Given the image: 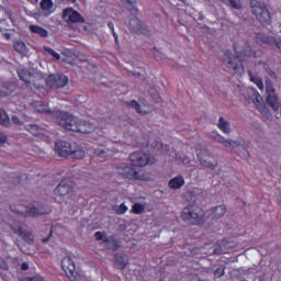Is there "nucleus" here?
<instances>
[{
  "mask_svg": "<svg viewBox=\"0 0 281 281\" xmlns=\"http://www.w3.org/2000/svg\"><path fill=\"white\" fill-rule=\"evenodd\" d=\"M238 42L233 44L234 54L232 50H225L223 57V65L228 69V71H233L237 76H243L245 74V65H243L244 60L247 58H262V49H256L255 47L249 46V42L245 43V47L243 50L238 49Z\"/></svg>",
  "mask_w": 281,
  "mask_h": 281,
  "instance_id": "f257e3e1",
  "label": "nucleus"
},
{
  "mask_svg": "<svg viewBox=\"0 0 281 281\" xmlns=\"http://www.w3.org/2000/svg\"><path fill=\"white\" fill-rule=\"evenodd\" d=\"M52 114L61 128L71 131L72 133H82L83 135H88L89 133H93L97 128L95 124L80 120L67 111L54 110Z\"/></svg>",
  "mask_w": 281,
  "mask_h": 281,
  "instance_id": "f03ea898",
  "label": "nucleus"
},
{
  "mask_svg": "<svg viewBox=\"0 0 281 281\" xmlns=\"http://www.w3.org/2000/svg\"><path fill=\"white\" fill-rule=\"evenodd\" d=\"M10 207L11 212L19 214L24 218H37V216H45V214H52V207L38 202H35L32 206H24V211L22 210L23 206L21 205H18V209L15 205H11Z\"/></svg>",
  "mask_w": 281,
  "mask_h": 281,
  "instance_id": "7ed1b4c3",
  "label": "nucleus"
},
{
  "mask_svg": "<svg viewBox=\"0 0 281 281\" xmlns=\"http://www.w3.org/2000/svg\"><path fill=\"white\" fill-rule=\"evenodd\" d=\"M55 153L59 157H70L71 159H85V149L71 145L69 142L59 140L55 143Z\"/></svg>",
  "mask_w": 281,
  "mask_h": 281,
  "instance_id": "20e7f679",
  "label": "nucleus"
},
{
  "mask_svg": "<svg viewBox=\"0 0 281 281\" xmlns=\"http://www.w3.org/2000/svg\"><path fill=\"white\" fill-rule=\"evenodd\" d=\"M181 218L190 225H203L207 221L205 213L196 205L186 206L181 212Z\"/></svg>",
  "mask_w": 281,
  "mask_h": 281,
  "instance_id": "39448f33",
  "label": "nucleus"
},
{
  "mask_svg": "<svg viewBox=\"0 0 281 281\" xmlns=\"http://www.w3.org/2000/svg\"><path fill=\"white\" fill-rule=\"evenodd\" d=\"M252 13L256 15V19L263 26L271 25V13H269V9L262 2H257L256 0H251L250 2Z\"/></svg>",
  "mask_w": 281,
  "mask_h": 281,
  "instance_id": "423d86ee",
  "label": "nucleus"
},
{
  "mask_svg": "<svg viewBox=\"0 0 281 281\" xmlns=\"http://www.w3.org/2000/svg\"><path fill=\"white\" fill-rule=\"evenodd\" d=\"M116 172L123 179H130V181H142V175L135 167V165L122 162L116 167Z\"/></svg>",
  "mask_w": 281,
  "mask_h": 281,
  "instance_id": "0eeeda50",
  "label": "nucleus"
},
{
  "mask_svg": "<svg viewBox=\"0 0 281 281\" xmlns=\"http://www.w3.org/2000/svg\"><path fill=\"white\" fill-rule=\"evenodd\" d=\"M44 81L46 83V87H48V89H65V87L69 85V77L60 72L52 74V75H48Z\"/></svg>",
  "mask_w": 281,
  "mask_h": 281,
  "instance_id": "6e6552de",
  "label": "nucleus"
},
{
  "mask_svg": "<svg viewBox=\"0 0 281 281\" xmlns=\"http://www.w3.org/2000/svg\"><path fill=\"white\" fill-rule=\"evenodd\" d=\"M61 269L65 271L67 278H69L70 281L80 280V274H78L76 271V263H74L71 256L65 257L61 260Z\"/></svg>",
  "mask_w": 281,
  "mask_h": 281,
  "instance_id": "1a4fd4ad",
  "label": "nucleus"
},
{
  "mask_svg": "<svg viewBox=\"0 0 281 281\" xmlns=\"http://www.w3.org/2000/svg\"><path fill=\"white\" fill-rule=\"evenodd\" d=\"M266 93L267 104L271 106L273 111H279L280 102L278 101V94H276V88H273V82H271V80H266Z\"/></svg>",
  "mask_w": 281,
  "mask_h": 281,
  "instance_id": "9d476101",
  "label": "nucleus"
},
{
  "mask_svg": "<svg viewBox=\"0 0 281 281\" xmlns=\"http://www.w3.org/2000/svg\"><path fill=\"white\" fill-rule=\"evenodd\" d=\"M128 30L132 34H144V36H148V27L144 22L134 16L128 21Z\"/></svg>",
  "mask_w": 281,
  "mask_h": 281,
  "instance_id": "9b49d317",
  "label": "nucleus"
},
{
  "mask_svg": "<svg viewBox=\"0 0 281 281\" xmlns=\"http://www.w3.org/2000/svg\"><path fill=\"white\" fill-rule=\"evenodd\" d=\"M130 160L132 165L137 168H144L150 164V157L146 155L144 151H135L130 155Z\"/></svg>",
  "mask_w": 281,
  "mask_h": 281,
  "instance_id": "f8f14e48",
  "label": "nucleus"
},
{
  "mask_svg": "<svg viewBox=\"0 0 281 281\" xmlns=\"http://www.w3.org/2000/svg\"><path fill=\"white\" fill-rule=\"evenodd\" d=\"M63 19H68V23H87V20L80 12L74 10V8H66L63 10Z\"/></svg>",
  "mask_w": 281,
  "mask_h": 281,
  "instance_id": "ddd939ff",
  "label": "nucleus"
},
{
  "mask_svg": "<svg viewBox=\"0 0 281 281\" xmlns=\"http://www.w3.org/2000/svg\"><path fill=\"white\" fill-rule=\"evenodd\" d=\"M75 184L69 179L61 180L58 186L55 188L56 196H67L74 192Z\"/></svg>",
  "mask_w": 281,
  "mask_h": 281,
  "instance_id": "4468645a",
  "label": "nucleus"
},
{
  "mask_svg": "<svg viewBox=\"0 0 281 281\" xmlns=\"http://www.w3.org/2000/svg\"><path fill=\"white\" fill-rule=\"evenodd\" d=\"M11 229L15 236H19L27 245H34V235L30 231H24L22 226L11 225Z\"/></svg>",
  "mask_w": 281,
  "mask_h": 281,
  "instance_id": "2eb2a0df",
  "label": "nucleus"
},
{
  "mask_svg": "<svg viewBox=\"0 0 281 281\" xmlns=\"http://www.w3.org/2000/svg\"><path fill=\"white\" fill-rule=\"evenodd\" d=\"M18 76L20 78V80H22L23 82H25L26 85H32L33 87H35V89H44L43 86H41V83H36V81L33 80L34 75H32V72H30L27 70V68H22L18 70Z\"/></svg>",
  "mask_w": 281,
  "mask_h": 281,
  "instance_id": "dca6fc26",
  "label": "nucleus"
},
{
  "mask_svg": "<svg viewBox=\"0 0 281 281\" xmlns=\"http://www.w3.org/2000/svg\"><path fill=\"white\" fill-rule=\"evenodd\" d=\"M130 265V259L127 255L124 254H116L114 257V267L120 271H124L126 267Z\"/></svg>",
  "mask_w": 281,
  "mask_h": 281,
  "instance_id": "f3484780",
  "label": "nucleus"
},
{
  "mask_svg": "<svg viewBox=\"0 0 281 281\" xmlns=\"http://www.w3.org/2000/svg\"><path fill=\"white\" fill-rule=\"evenodd\" d=\"M252 92L255 95L254 102L256 103L258 111H260L262 115L271 117V112L269 111V109H267V106H265V104H262V97H260V93H258L257 90H252Z\"/></svg>",
  "mask_w": 281,
  "mask_h": 281,
  "instance_id": "a211bd4d",
  "label": "nucleus"
},
{
  "mask_svg": "<svg viewBox=\"0 0 281 281\" xmlns=\"http://www.w3.org/2000/svg\"><path fill=\"white\" fill-rule=\"evenodd\" d=\"M256 38L257 43H265L266 45H273L274 43L279 52H281V40L276 42V38H273L272 36H268L260 33L257 34Z\"/></svg>",
  "mask_w": 281,
  "mask_h": 281,
  "instance_id": "6ab92c4d",
  "label": "nucleus"
},
{
  "mask_svg": "<svg viewBox=\"0 0 281 281\" xmlns=\"http://www.w3.org/2000/svg\"><path fill=\"white\" fill-rule=\"evenodd\" d=\"M184 186H186V178H183V176L181 175L173 177L168 182V188H170V190H181V188Z\"/></svg>",
  "mask_w": 281,
  "mask_h": 281,
  "instance_id": "aec40b11",
  "label": "nucleus"
},
{
  "mask_svg": "<svg viewBox=\"0 0 281 281\" xmlns=\"http://www.w3.org/2000/svg\"><path fill=\"white\" fill-rule=\"evenodd\" d=\"M211 218L212 221H218V218H223L227 213V206L225 204L217 205L211 210Z\"/></svg>",
  "mask_w": 281,
  "mask_h": 281,
  "instance_id": "412c9836",
  "label": "nucleus"
},
{
  "mask_svg": "<svg viewBox=\"0 0 281 281\" xmlns=\"http://www.w3.org/2000/svg\"><path fill=\"white\" fill-rule=\"evenodd\" d=\"M29 30L32 34H36L41 38H47L49 36V31L47 29L38 25V24H31Z\"/></svg>",
  "mask_w": 281,
  "mask_h": 281,
  "instance_id": "4be33fe9",
  "label": "nucleus"
},
{
  "mask_svg": "<svg viewBox=\"0 0 281 281\" xmlns=\"http://www.w3.org/2000/svg\"><path fill=\"white\" fill-rule=\"evenodd\" d=\"M25 131H27L34 137H41V135L44 133L43 127L38 126L37 124L25 125Z\"/></svg>",
  "mask_w": 281,
  "mask_h": 281,
  "instance_id": "5701e85b",
  "label": "nucleus"
},
{
  "mask_svg": "<svg viewBox=\"0 0 281 281\" xmlns=\"http://www.w3.org/2000/svg\"><path fill=\"white\" fill-rule=\"evenodd\" d=\"M14 50L18 52V54H21V56H27L29 49L27 46L25 45V42L23 41H16L13 44Z\"/></svg>",
  "mask_w": 281,
  "mask_h": 281,
  "instance_id": "b1692460",
  "label": "nucleus"
},
{
  "mask_svg": "<svg viewBox=\"0 0 281 281\" xmlns=\"http://www.w3.org/2000/svg\"><path fill=\"white\" fill-rule=\"evenodd\" d=\"M248 75H249L250 81L257 85L259 91H265V82L262 81V78L252 74L251 70L248 71Z\"/></svg>",
  "mask_w": 281,
  "mask_h": 281,
  "instance_id": "393cba45",
  "label": "nucleus"
},
{
  "mask_svg": "<svg viewBox=\"0 0 281 281\" xmlns=\"http://www.w3.org/2000/svg\"><path fill=\"white\" fill-rule=\"evenodd\" d=\"M218 128L225 135H229L232 133V127L229 126V122L225 121L223 116L218 120Z\"/></svg>",
  "mask_w": 281,
  "mask_h": 281,
  "instance_id": "a878e982",
  "label": "nucleus"
},
{
  "mask_svg": "<svg viewBox=\"0 0 281 281\" xmlns=\"http://www.w3.org/2000/svg\"><path fill=\"white\" fill-rule=\"evenodd\" d=\"M2 89L3 90H0V98H8V95H12L14 91V83H4Z\"/></svg>",
  "mask_w": 281,
  "mask_h": 281,
  "instance_id": "bb28decb",
  "label": "nucleus"
},
{
  "mask_svg": "<svg viewBox=\"0 0 281 281\" xmlns=\"http://www.w3.org/2000/svg\"><path fill=\"white\" fill-rule=\"evenodd\" d=\"M94 238L98 243H105V245H108V243H111V240H113V237H108L106 236V232H97L94 233Z\"/></svg>",
  "mask_w": 281,
  "mask_h": 281,
  "instance_id": "cd10ccee",
  "label": "nucleus"
},
{
  "mask_svg": "<svg viewBox=\"0 0 281 281\" xmlns=\"http://www.w3.org/2000/svg\"><path fill=\"white\" fill-rule=\"evenodd\" d=\"M41 10L43 12H48V14H52V10L54 8V1L53 0H42L40 3Z\"/></svg>",
  "mask_w": 281,
  "mask_h": 281,
  "instance_id": "c85d7f7f",
  "label": "nucleus"
},
{
  "mask_svg": "<svg viewBox=\"0 0 281 281\" xmlns=\"http://www.w3.org/2000/svg\"><path fill=\"white\" fill-rule=\"evenodd\" d=\"M33 109H35V111H37V113H48L49 112V109L47 108V105L43 104V102H41V101H34Z\"/></svg>",
  "mask_w": 281,
  "mask_h": 281,
  "instance_id": "c756f323",
  "label": "nucleus"
},
{
  "mask_svg": "<svg viewBox=\"0 0 281 281\" xmlns=\"http://www.w3.org/2000/svg\"><path fill=\"white\" fill-rule=\"evenodd\" d=\"M0 124L7 128L10 126V116H8L5 110H0Z\"/></svg>",
  "mask_w": 281,
  "mask_h": 281,
  "instance_id": "7c9ffc66",
  "label": "nucleus"
},
{
  "mask_svg": "<svg viewBox=\"0 0 281 281\" xmlns=\"http://www.w3.org/2000/svg\"><path fill=\"white\" fill-rule=\"evenodd\" d=\"M131 212L132 214L136 215L144 214L146 212V205L142 203H135L133 204Z\"/></svg>",
  "mask_w": 281,
  "mask_h": 281,
  "instance_id": "2f4dec72",
  "label": "nucleus"
},
{
  "mask_svg": "<svg viewBox=\"0 0 281 281\" xmlns=\"http://www.w3.org/2000/svg\"><path fill=\"white\" fill-rule=\"evenodd\" d=\"M199 161L203 168H211V170H215V168L218 166L216 162L215 165L209 161L207 159H204L201 157V155L198 154Z\"/></svg>",
  "mask_w": 281,
  "mask_h": 281,
  "instance_id": "473e14b6",
  "label": "nucleus"
},
{
  "mask_svg": "<svg viewBox=\"0 0 281 281\" xmlns=\"http://www.w3.org/2000/svg\"><path fill=\"white\" fill-rule=\"evenodd\" d=\"M259 65H263V69L266 71V74H268V76H270V78H277L276 71H273V69H271V67H269V64L259 61Z\"/></svg>",
  "mask_w": 281,
  "mask_h": 281,
  "instance_id": "72a5a7b5",
  "label": "nucleus"
},
{
  "mask_svg": "<svg viewBox=\"0 0 281 281\" xmlns=\"http://www.w3.org/2000/svg\"><path fill=\"white\" fill-rule=\"evenodd\" d=\"M44 52H47L55 60H60V54L56 53L52 47L44 46Z\"/></svg>",
  "mask_w": 281,
  "mask_h": 281,
  "instance_id": "f704fd0d",
  "label": "nucleus"
},
{
  "mask_svg": "<svg viewBox=\"0 0 281 281\" xmlns=\"http://www.w3.org/2000/svg\"><path fill=\"white\" fill-rule=\"evenodd\" d=\"M108 27L112 32V36H114L116 45H120V38L117 36V33H115V24H113V22H109Z\"/></svg>",
  "mask_w": 281,
  "mask_h": 281,
  "instance_id": "c9c22d12",
  "label": "nucleus"
},
{
  "mask_svg": "<svg viewBox=\"0 0 281 281\" xmlns=\"http://www.w3.org/2000/svg\"><path fill=\"white\" fill-rule=\"evenodd\" d=\"M218 142L220 144H223V146H225L226 148H232V146L236 144V142L232 139H225V137H222V136L218 137Z\"/></svg>",
  "mask_w": 281,
  "mask_h": 281,
  "instance_id": "e433bc0d",
  "label": "nucleus"
},
{
  "mask_svg": "<svg viewBox=\"0 0 281 281\" xmlns=\"http://www.w3.org/2000/svg\"><path fill=\"white\" fill-rule=\"evenodd\" d=\"M127 106H131V109H135L137 113H142V105H139V102L136 100H132L131 102H126Z\"/></svg>",
  "mask_w": 281,
  "mask_h": 281,
  "instance_id": "4c0bfd02",
  "label": "nucleus"
},
{
  "mask_svg": "<svg viewBox=\"0 0 281 281\" xmlns=\"http://www.w3.org/2000/svg\"><path fill=\"white\" fill-rule=\"evenodd\" d=\"M222 3L231 5V8H233L234 10H240V5L236 0H222Z\"/></svg>",
  "mask_w": 281,
  "mask_h": 281,
  "instance_id": "58836bf2",
  "label": "nucleus"
},
{
  "mask_svg": "<svg viewBox=\"0 0 281 281\" xmlns=\"http://www.w3.org/2000/svg\"><path fill=\"white\" fill-rule=\"evenodd\" d=\"M94 155L95 157H100L101 159H104L108 155V151L104 148H97L94 149Z\"/></svg>",
  "mask_w": 281,
  "mask_h": 281,
  "instance_id": "ea45409f",
  "label": "nucleus"
},
{
  "mask_svg": "<svg viewBox=\"0 0 281 281\" xmlns=\"http://www.w3.org/2000/svg\"><path fill=\"white\" fill-rule=\"evenodd\" d=\"M127 5L130 7V12L133 14V16L137 15L138 10L135 8V3L131 0H125Z\"/></svg>",
  "mask_w": 281,
  "mask_h": 281,
  "instance_id": "a19ab883",
  "label": "nucleus"
},
{
  "mask_svg": "<svg viewBox=\"0 0 281 281\" xmlns=\"http://www.w3.org/2000/svg\"><path fill=\"white\" fill-rule=\"evenodd\" d=\"M237 155L241 157V159H249V150L243 147L241 150H237Z\"/></svg>",
  "mask_w": 281,
  "mask_h": 281,
  "instance_id": "79ce46f5",
  "label": "nucleus"
},
{
  "mask_svg": "<svg viewBox=\"0 0 281 281\" xmlns=\"http://www.w3.org/2000/svg\"><path fill=\"white\" fill-rule=\"evenodd\" d=\"M20 281H45V279L42 276H35V277H26L23 279H20Z\"/></svg>",
  "mask_w": 281,
  "mask_h": 281,
  "instance_id": "37998d69",
  "label": "nucleus"
},
{
  "mask_svg": "<svg viewBox=\"0 0 281 281\" xmlns=\"http://www.w3.org/2000/svg\"><path fill=\"white\" fill-rule=\"evenodd\" d=\"M128 212V206L125 203L120 204L119 209L116 210V214H125Z\"/></svg>",
  "mask_w": 281,
  "mask_h": 281,
  "instance_id": "c03bdc74",
  "label": "nucleus"
},
{
  "mask_svg": "<svg viewBox=\"0 0 281 281\" xmlns=\"http://www.w3.org/2000/svg\"><path fill=\"white\" fill-rule=\"evenodd\" d=\"M22 254H25L26 256H34V254H36V250L34 248L23 247Z\"/></svg>",
  "mask_w": 281,
  "mask_h": 281,
  "instance_id": "a18cd8bd",
  "label": "nucleus"
},
{
  "mask_svg": "<svg viewBox=\"0 0 281 281\" xmlns=\"http://www.w3.org/2000/svg\"><path fill=\"white\" fill-rule=\"evenodd\" d=\"M224 273H225V270H223L222 268H217V269L214 271L215 278H223Z\"/></svg>",
  "mask_w": 281,
  "mask_h": 281,
  "instance_id": "49530a36",
  "label": "nucleus"
},
{
  "mask_svg": "<svg viewBox=\"0 0 281 281\" xmlns=\"http://www.w3.org/2000/svg\"><path fill=\"white\" fill-rule=\"evenodd\" d=\"M12 122H13V124H18L19 126H23V121H21V119H19V116H16V115L12 116Z\"/></svg>",
  "mask_w": 281,
  "mask_h": 281,
  "instance_id": "de8ad7c7",
  "label": "nucleus"
},
{
  "mask_svg": "<svg viewBox=\"0 0 281 281\" xmlns=\"http://www.w3.org/2000/svg\"><path fill=\"white\" fill-rule=\"evenodd\" d=\"M0 269L8 271V262L3 259H0Z\"/></svg>",
  "mask_w": 281,
  "mask_h": 281,
  "instance_id": "09e8293b",
  "label": "nucleus"
},
{
  "mask_svg": "<svg viewBox=\"0 0 281 281\" xmlns=\"http://www.w3.org/2000/svg\"><path fill=\"white\" fill-rule=\"evenodd\" d=\"M8 142V136H5V134L3 133H0V144L3 145V144H7Z\"/></svg>",
  "mask_w": 281,
  "mask_h": 281,
  "instance_id": "8fccbe9b",
  "label": "nucleus"
},
{
  "mask_svg": "<svg viewBox=\"0 0 281 281\" xmlns=\"http://www.w3.org/2000/svg\"><path fill=\"white\" fill-rule=\"evenodd\" d=\"M54 234L53 231L49 232L48 237L42 239V243H49V239L52 238V235Z\"/></svg>",
  "mask_w": 281,
  "mask_h": 281,
  "instance_id": "3c124183",
  "label": "nucleus"
},
{
  "mask_svg": "<svg viewBox=\"0 0 281 281\" xmlns=\"http://www.w3.org/2000/svg\"><path fill=\"white\" fill-rule=\"evenodd\" d=\"M21 269L22 271H27V269H30V266L27 265V262H23Z\"/></svg>",
  "mask_w": 281,
  "mask_h": 281,
  "instance_id": "603ef678",
  "label": "nucleus"
},
{
  "mask_svg": "<svg viewBox=\"0 0 281 281\" xmlns=\"http://www.w3.org/2000/svg\"><path fill=\"white\" fill-rule=\"evenodd\" d=\"M277 201H278L279 205H281V195L280 194H277Z\"/></svg>",
  "mask_w": 281,
  "mask_h": 281,
  "instance_id": "864d4df0",
  "label": "nucleus"
},
{
  "mask_svg": "<svg viewBox=\"0 0 281 281\" xmlns=\"http://www.w3.org/2000/svg\"><path fill=\"white\" fill-rule=\"evenodd\" d=\"M214 247H222L221 241H217V243L214 245Z\"/></svg>",
  "mask_w": 281,
  "mask_h": 281,
  "instance_id": "5fc2aeb1",
  "label": "nucleus"
},
{
  "mask_svg": "<svg viewBox=\"0 0 281 281\" xmlns=\"http://www.w3.org/2000/svg\"><path fill=\"white\" fill-rule=\"evenodd\" d=\"M69 3H76V0H67Z\"/></svg>",
  "mask_w": 281,
  "mask_h": 281,
  "instance_id": "6e6d98bb",
  "label": "nucleus"
},
{
  "mask_svg": "<svg viewBox=\"0 0 281 281\" xmlns=\"http://www.w3.org/2000/svg\"><path fill=\"white\" fill-rule=\"evenodd\" d=\"M18 183H21V178H18Z\"/></svg>",
  "mask_w": 281,
  "mask_h": 281,
  "instance_id": "4d7b16f0",
  "label": "nucleus"
},
{
  "mask_svg": "<svg viewBox=\"0 0 281 281\" xmlns=\"http://www.w3.org/2000/svg\"><path fill=\"white\" fill-rule=\"evenodd\" d=\"M3 32V29L0 27V33Z\"/></svg>",
  "mask_w": 281,
  "mask_h": 281,
  "instance_id": "13d9d810",
  "label": "nucleus"
},
{
  "mask_svg": "<svg viewBox=\"0 0 281 281\" xmlns=\"http://www.w3.org/2000/svg\"><path fill=\"white\" fill-rule=\"evenodd\" d=\"M7 38H10V34L7 35Z\"/></svg>",
  "mask_w": 281,
  "mask_h": 281,
  "instance_id": "bf43d9fd",
  "label": "nucleus"
},
{
  "mask_svg": "<svg viewBox=\"0 0 281 281\" xmlns=\"http://www.w3.org/2000/svg\"><path fill=\"white\" fill-rule=\"evenodd\" d=\"M227 245L226 244H223V247H226Z\"/></svg>",
  "mask_w": 281,
  "mask_h": 281,
  "instance_id": "052dcab7",
  "label": "nucleus"
},
{
  "mask_svg": "<svg viewBox=\"0 0 281 281\" xmlns=\"http://www.w3.org/2000/svg\"><path fill=\"white\" fill-rule=\"evenodd\" d=\"M180 1H182V3H184L186 0H180Z\"/></svg>",
  "mask_w": 281,
  "mask_h": 281,
  "instance_id": "680f3d73",
  "label": "nucleus"
},
{
  "mask_svg": "<svg viewBox=\"0 0 281 281\" xmlns=\"http://www.w3.org/2000/svg\"><path fill=\"white\" fill-rule=\"evenodd\" d=\"M33 1L38 2V0H33Z\"/></svg>",
  "mask_w": 281,
  "mask_h": 281,
  "instance_id": "e2e57ef3",
  "label": "nucleus"
},
{
  "mask_svg": "<svg viewBox=\"0 0 281 281\" xmlns=\"http://www.w3.org/2000/svg\"><path fill=\"white\" fill-rule=\"evenodd\" d=\"M205 245H210V243H206Z\"/></svg>",
  "mask_w": 281,
  "mask_h": 281,
  "instance_id": "0e129e2a",
  "label": "nucleus"
},
{
  "mask_svg": "<svg viewBox=\"0 0 281 281\" xmlns=\"http://www.w3.org/2000/svg\"><path fill=\"white\" fill-rule=\"evenodd\" d=\"M38 80H43V78L38 79Z\"/></svg>",
  "mask_w": 281,
  "mask_h": 281,
  "instance_id": "69168bd1",
  "label": "nucleus"
}]
</instances>
